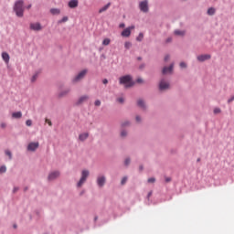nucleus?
<instances>
[{
  "mask_svg": "<svg viewBox=\"0 0 234 234\" xmlns=\"http://www.w3.org/2000/svg\"><path fill=\"white\" fill-rule=\"evenodd\" d=\"M207 59H211V55L205 54V55L197 56V60H199L201 62L207 61Z\"/></svg>",
  "mask_w": 234,
  "mask_h": 234,
  "instance_id": "nucleus-9",
  "label": "nucleus"
},
{
  "mask_svg": "<svg viewBox=\"0 0 234 234\" xmlns=\"http://www.w3.org/2000/svg\"><path fill=\"white\" fill-rule=\"evenodd\" d=\"M215 12H216L215 8L210 7V8H208V10H207V15H208V16H215Z\"/></svg>",
  "mask_w": 234,
  "mask_h": 234,
  "instance_id": "nucleus-24",
  "label": "nucleus"
},
{
  "mask_svg": "<svg viewBox=\"0 0 234 234\" xmlns=\"http://www.w3.org/2000/svg\"><path fill=\"white\" fill-rule=\"evenodd\" d=\"M136 82H137V83H143V82H144V80H142V79H137Z\"/></svg>",
  "mask_w": 234,
  "mask_h": 234,
  "instance_id": "nucleus-47",
  "label": "nucleus"
},
{
  "mask_svg": "<svg viewBox=\"0 0 234 234\" xmlns=\"http://www.w3.org/2000/svg\"><path fill=\"white\" fill-rule=\"evenodd\" d=\"M142 121V119L140 118V116H136V122H140Z\"/></svg>",
  "mask_w": 234,
  "mask_h": 234,
  "instance_id": "nucleus-49",
  "label": "nucleus"
},
{
  "mask_svg": "<svg viewBox=\"0 0 234 234\" xmlns=\"http://www.w3.org/2000/svg\"><path fill=\"white\" fill-rule=\"evenodd\" d=\"M39 147V143H30L27 146V151H36Z\"/></svg>",
  "mask_w": 234,
  "mask_h": 234,
  "instance_id": "nucleus-11",
  "label": "nucleus"
},
{
  "mask_svg": "<svg viewBox=\"0 0 234 234\" xmlns=\"http://www.w3.org/2000/svg\"><path fill=\"white\" fill-rule=\"evenodd\" d=\"M120 85H124L125 89H129L134 85L133 81V77L131 75H125L119 79Z\"/></svg>",
  "mask_w": 234,
  "mask_h": 234,
  "instance_id": "nucleus-1",
  "label": "nucleus"
},
{
  "mask_svg": "<svg viewBox=\"0 0 234 234\" xmlns=\"http://www.w3.org/2000/svg\"><path fill=\"white\" fill-rule=\"evenodd\" d=\"M5 154L9 157V160H12V152L10 150H5Z\"/></svg>",
  "mask_w": 234,
  "mask_h": 234,
  "instance_id": "nucleus-27",
  "label": "nucleus"
},
{
  "mask_svg": "<svg viewBox=\"0 0 234 234\" xmlns=\"http://www.w3.org/2000/svg\"><path fill=\"white\" fill-rule=\"evenodd\" d=\"M174 34H175V36H181V37H184V36H186V31H182V30H176L175 32H174Z\"/></svg>",
  "mask_w": 234,
  "mask_h": 234,
  "instance_id": "nucleus-23",
  "label": "nucleus"
},
{
  "mask_svg": "<svg viewBox=\"0 0 234 234\" xmlns=\"http://www.w3.org/2000/svg\"><path fill=\"white\" fill-rule=\"evenodd\" d=\"M2 58L4 59V61L8 63L10 61V55H8V53H6V52H3Z\"/></svg>",
  "mask_w": 234,
  "mask_h": 234,
  "instance_id": "nucleus-17",
  "label": "nucleus"
},
{
  "mask_svg": "<svg viewBox=\"0 0 234 234\" xmlns=\"http://www.w3.org/2000/svg\"><path fill=\"white\" fill-rule=\"evenodd\" d=\"M165 61H169V55H166V56L165 57Z\"/></svg>",
  "mask_w": 234,
  "mask_h": 234,
  "instance_id": "nucleus-48",
  "label": "nucleus"
},
{
  "mask_svg": "<svg viewBox=\"0 0 234 234\" xmlns=\"http://www.w3.org/2000/svg\"><path fill=\"white\" fill-rule=\"evenodd\" d=\"M14 11L16 12L17 17H23L25 12V7L23 6V1L19 0L16 2L14 6Z\"/></svg>",
  "mask_w": 234,
  "mask_h": 234,
  "instance_id": "nucleus-2",
  "label": "nucleus"
},
{
  "mask_svg": "<svg viewBox=\"0 0 234 234\" xmlns=\"http://www.w3.org/2000/svg\"><path fill=\"white\" fill-rule=\"evenodd\" d=\"M171 41H172V38H171V37H169V38L166 39V43H171Z\"/></svg>",
  "mask_w": 234,
  "mask_h": 234,
  "instance_id": "nucleus-51",
  "label": "nucleus"
},
{
  "mask_svg": "<svg viewBox=\"0 0 234 234\" xmlns=\"http://www.w3.org/2000/svg\"><path fill=\"white\" fill-rule=\"evenodd\" d=\"M120 28H125V24L122 23L119 25Z\"/></svg>",
  "mask_w": 234,
  "mask_h": 234,
  "instance_id": "nucleus-46",
  "label": "nucleus"
},
{
  "mask_svg": "<svg viewBox=\"0 0 234 234\" xmlns=\"http://www.w3.org/2000/svg\"><path fill=\"white\" fill-rule=\"evenodd\" d=\"M102 45H104L105 47H107V45H111V39L105 38V39L102 41Z\"/></svg>",
  "mask_w": 234,
  "mask_h": 234,
  "instance_id": "nucleus-25",
  "label": "nucleus"
},
{
  "mask_svg": "<svg viewBox=\"0 0 234 234\" xmlns=\"http://www.w3.org/2000/svg\"><path fill=\"white\" fill-rule=\"evenodd\" d=\"M134 30V26H131L129 27H126L122 33L121 36L122 37H129L131 36V31Z\"/></svg>",
  "mask_w": 234,
  "mask_h": 234,
  "instance_id": "nucleus-7",
  "label": "nucleus"
},
{
  "mask_svg": "<svg viewBox=\"0 0 234 234\" xmlns=\"http://www.w3.org/2000/svg\"><path fill=\"white\" fill-rule=\"evenodd\" d=\"M180 67H181V69H186V67H187V65L185 62H181Z\"/></svg>",
  "mask_w": 234,
  "mask_h": 234,
  "instance_id": "nucleus-37",
  "label": "nucleus"
},
{
  "mask_svg": "<svg viewBox=\"0 0 234 234\" xmlns=\"http://www.w3.org/2000/svg\"><path fill=\"white\" fill-rule=\"evenodd\" d=\"M87 76V69L81 70L74 79H73V83H78V81H81L83 78Z\"/></svg>",
  "mask_w": 234,
  "mask_h": 234,
  "instance_id": "nucleus-5",
  "label": "nucleus"
},
{
  "mask_svg": "<svg viewBox=\"0 0 234 234\" xmlns=\"http://www.w3.org/2000/svg\"><path fill=\"white\" fill-rule=\"evenodd\" d=\"M117 101H118L119 103H123L124 100H123L122 97H120V98L117 99Z\"/></svg>",
  "mask_w": 234,
  "mask_h": 234,
  "instance_id": "nucleus-38",
  "label": "nucleus"
},
{
  "mask_svg": "<svg viewBox=\"0 0 234 234\" xmlns=\"http://www.w3.org/2000/svg\"><path fill=\"white\" fill-rule=\"evenodd\" d=\"M110 6H111V3H108L106 5H104L99 10V14H102V12H106V10H109Z\"/></svg>",
  "mask_w": 234,
  "mask_h": 234,
  "instance_id": "nucleus-19",
  "label": "nucleus"
},
{
  "mask_svg": "<svg viewBox=\"0 0 234 234\" xmlns=\"http://www.w3.org/2000/svg\"><path fill=\"white\" fill-rule=\"evenodd\" d=\"M18 189H19V188L15 187V188H14V193H16Z\"/></svg>",
  "mask_w": 234,
  "mask_h": 234,
  "instance_id": "nucleus-53",
  "label": "nucleus"
},
{
  "mask_svg": "<svg viewBox=\"0 0 234 234\" xmlns=\"http://www.w3.org/2000/svg\"><path fill=\"white\" fill-rule=\"evenodd\" d=\"M139 8L141 12H149V5L147 3V0H144L139 4Z\"/></svg>",
  "mask_w": 234,
  "mask_h": 234,
  "instance_id": "nucleus-6",
  "label": "nucleus"
},
{
  "mask_svg": "<svg viewBox=\"0 0 234 234\" xmlns=\"http://www.w3.org/2000/svg\"><path fill=\"white\" fill-rule=\"evenodd\" d=\"M70 92V90H64L58 93V98H63V96H67Z\"/></svg>",
  "mask_w": 234,
  "mask_h": 234,
  "instance_id": "nucleus-21",
  "label": "nucleus"
},
{
  "mask_svg": "<svg viewBox=\"0 0 234 234\" xmlns=\"http://www.w3.org/2000/svg\"><path fill=\"white\" fill-rule=\"evenodd\" d=\"M121 136H122V138H124V136H127V132L122 131V132L121 133Z\"/></svg>",
  "mask_w": 234,
  "mask_h": 234,
  "instance_id": "nucleus-40",
  "label": "nucleus"
},
{
  "mask_svg": "<svg viewBox=\"0 0 234 234\" xmlns=\"http://www.w3.org/2000/svg\"><path fill=\"white\" fill-rule=\"evenodd\" d=\"M59 177V172L58 171H55V172H51L49 175H48V180L49 181H52V180H56V178Z\"/></svg>",
  "mask_w": 234,
  "mask_h": 234,
  "instance_id": "nucleus-10",
  "label": "nucleus"
},
{
  "mask_svg": "<svg viewBox=\"0 0 234 234\" xmlns=\"http://www.w3.org/2000/svg\"><path fill=\"white\" fill-rule=\"evenodd\" d=\"M26 125H27V127L32 126V120H27V121L26 122Z\"/></svg>",
  "mask_w": 234,
  "mask_h": 234,
  "instance_id": "nucleus-34",
  "label": "nucleus"
},
{
  "mask_svg": "<svg viewBox=\"0 0 234 234\" xmlns=\"http://www.w3.org/2000/svg\"><path fill=\"white\" fill-rule=\"evenodd\" d=\"M156 182V179L154 177L148 178V184H154Z\"/></svg>",
  "mask_w": 234,
  "mask_h": 234,
  "instance_id": "nucleus-29",
  "label": "nucleus"
},
{
  "mask_svg": "<svg viewBox=\"0 0 234 234\" xmlns=\"http://www.w3.org/2000/svg\"><path fill=\"white\" fill-rule=\"evenodd\" d=\"M78 5H79L78 0H71L69 2V8H77Z\"/></svg>",
  "mask_w": 234,
  "mask_h": 234,
  "instance_id": "nucleus-16",
  "label": "nucleus"
},
{
  "mask_svg": "<svg viewBox=\"0 0 234 234\" xmlns=\"http://www.w3.org/2000/svg\"><path fill=\"white\" fill-rule=\"evenodd\" d=\"M97 184L100 187H103V186H105V176H99L97 178Z\"/></svg>",
  "mask_w": 234,
  "mask_h": 234,
  "instance_id": "nucleus-13",
  "label": "nucleus"
},
{
  "mask_svg": "<svg viewBox=\"0 0 234 234\" xmlns=\"http://www.w3.org/2000/svg\"><path fill=\"white\" fill-rule=\"evenodd\" d=\"M234 101V95L230 99H229L228 103H231V101Z\"/></svg>",
  "mask_w": 234,
  "mask_h": 234,
  "instance_id": "nucleus-44",
  "label": "nucleus"
},
{
  "mask_svg": "<svg viewBox=\"0 0 234 234\" xmlns=\"http://www.w3.org/2000/svg\"><path fill=\"white\" fill-rule=\"evenodd\" d=\"M46 123H48L49 125V127H52V121L46 119Z\"/></svg>",
  "mask_w": 234,
  "mask_h": 234,
  "instance_id": "nucleus-35",
  "label": "nucleus"
},
{
  "mask_svg": "<svg viewBox=\"0 0 234 234\" xmlns=\"http://www.w3.org/2000/svg\"><path fill=\"white\" fill-rule=\"evenodd\" d=\"M95 105H96V107H100L101 105V101H95Z\"/></svg>",
  "mask_w": 234,
  "mask_h": 234,
  "instance_id": "nucleus-39",
  "label": "nucleus"
},
{
  "mask_svg": "<svg viewBox=\"0 0 234 234\" xmlns=\"http://www.w3.org/2000/svg\"><path fill=\"white\" fill-rule=\"evenodd\" d=\"M89 96L88 95H83L79 100L77 101V105H81V103H85V101H88Z\"/></svg>",
  "mask_w": 234,
  "mask_h": 234,
  "instance_id": "nucleus-12",
  "label": "nucleus"
},
{
  "mask_svg": "<svg viewBox=\"0 0 234 234\" xmlns=\"http://www.w3.org/2000/svg\"><path fill=\"white\" fill-rule=\"evenodd\" d=\"M173 67L174 65H170L169 67H165L163 69V74H171L173 72Z\"/></svg>",
  "mask_w": 234,
  "mask_h": 234,
  "instance_id": "nucleus-14",
  "label": "nucleus"
},
{
  "mask_svg": "<svg viewBox=\"0 0 234 234\" xmlns=\"http://www.w3.org/2000/svg\"><path fill=\"white\" fill-rule=\"evenodd\" d=\"M140 169H141V171H142V169H144V167H143V166H140Z\"/></svg>",
  "mask_w": 234,
  "mask_h": 234,
  "instance_id": "nucleus-55",
  "label": "nucleus"
},
{
  "mask_svg": "<svg viewBox=\"0 0 234 234\" xmlns=\"http://www.w3.org/2000/svg\"><path fill=\"white\" fill-rule=\"evenodd\" d=\"M0 127H1L2 129H6V124H5V122H2V123L0 124Z\"/></svg>",
  "mask_w": 234,
  "mask_h": 234,
  "instance_id": "nucleus-41",
  "label": "nucleus"
},
{
  "mask_svg": "<svg viewBox=\"0 0 234 234\" xmlns=\"http://www.w3.org/2000/svg\"><path fill=\"white\" fill-rule=\"evenodd\" d=\"M50 12L53 16H59V14L61 13V11L58 8H52L50 9Z\"/></svg>",
  "mask_w": 234,
  "mask_h": 234,
  "instance_id": "nucleus-22",
  "label": "nucleus"
},
{
  "mask_svg": "<svg viewBox=\"0 0 234 234\" xmlns=\"http://www.w3.org/2000/svg\"><path fill=\"white\" fill-rule=\"evenodd\" d=\"M127 125H129V122H122V127H127Z\"/></svg>",
  "mask_w": 234,
  "mask_h": 234,
  "instance_id": "nucleus-45",
  "label": "nucleus"
},
{
  "mask_svg": "<svg viewBox=\"0 0 234 234\" xmlns=\"http://www.w3.org/2000/svg\"><path fill=\"white\" fill-rule=\"evenodd\" d=\"M14 228H15V229L17 228V225H14Z\"/></svg>",
  "mask_w": 234,
  "mask_h": 234,
  "instance_id": "nucleus-56",
  "label": "nucleus"
},
{
  "mask_svg": "<svg viewBox=\"0 0 234 234\" xmlns=\"http://www.w3.org/2000/svg\"><path fill=\"white\" fill-rule=\"evenodd\" d=\"M32 8V5H27V9L30 10Z\"/></svg>",
  "mask_w": 234,
  "mask_h": 234,
  "instance_id": "nucleus-52",
  "label": "nucleus"
},
{
  "mask_svg": "<svg viewBox=\"0 0 234 234\" xmlns=\"http://www.w3.org/2000/svg\"><path fill=\"white\" fill-rule=\"evenodd\" d=\"M67 21H69V16H64L58 23H67Z\"/></svg>",
  "mask_w": 234,
  "mask_h": 234,
  "instance_id": "nucleus-30",
  "label": "nucleus"
},
{
  "mask_svg": "<svg viewBox=\"0 0 234 234\" xmlns=\"http://www.w3.org/2000/svg\"><path fill=\"white\" fill-rule=\"evenodd\" d=\"M137 105L138 107H141V109H145V102L142 99H139L137 101Z\"/></svg>",
  "mask_w": 234,
  "mask_h": 234,
  "instance_id": "nucleus-20",
  "label": "nucleus"
},
{
  "mask_svg": "<svg viewBox=\"0 0 234 234\" xmlns=\"http://www.w3.org/2000/svg\"><path fill=\"white\" fill-rule=\"evenodd\" d=\"M169 87H170L169 82L165 81V80H162L159 83V89L161 90H167Z\"/></svg>",
  "mask_w": 234,
  "mask_h": 234,
  "instance_id": "nucleus-8",
  "label": "nucleus"
},
{
  "mask_svg": "<svg viewBox=\"0 0 234 234\" xmlns=\"http://www.w3.org/2000/svg\"><path fill=\"white\" fill-rule=\"evenodd\" d=\"M102 83H103L104 85H107V84L109 83V80H108L107 79H104V80H102Z\"/></svg>",
  "mask_w": 234,
  "mask_h": 234,
  "instance_id": "nucleus-43",
  "label": "nucleus"
},
{
  "mask_svg": "<svg viewBox=\"0 0 234 234\" xmlns=\"http://www.w3.org/2000/svg\"><path fill=\"white\" fill-rule=\"evenodd\" d=\"M197 162H200V159H197Z\"/></svg>",
  "mask_w": 234,
  "mask_h": 234,
  "instance_id": "nucleus-57",
  "label": "nucleus"
},
{
  "mask_svg": "<svg viewBox=\"0 0 234 234\" xmlns=\"http://www.w3.org/2000/svg\"><path fill=\"white\" fill-rule=\"evenodd\" d=\"M37 79V75L36 74L32 77L31 81H36Z\"/></svg>",
  "mask_w": 234,
  "mask_h": 234,
  "instance_id": "nucleus-42",
  "label": "nucleus"
},
{
  "mask_svg": "<svg viewBox=\"0 0 234 234\" xmlns=\"http://www.w3.org/2000/svg\"><path fill=\"white\" fill-rule=\"evenodd\" d=\"M130 164H131V159H129V158L125 159L124 165H129Z\"/></svg>",
  "mask_w": 234,
  "mask_h": 234,
  "instance_id": "nucleus-36",
  "label": "nucleus"
},
{
  "mask_svg": "<svg viewBox=\"0 0 234 234\" xmlns=\"http://www.w3.org/2000/svg\"><path fill=\"white\" fill-rule=\"evenodd\" d=\"M165 182L166 183L171 182V177H165Z\"/></svg>",
  "mask_w": 234,
  "mask_h": 234,
  "instance_id": "nucleus-50",
  "label": "nucleus"
},
{
  "mask_svg": "<svg viewBox=\"0 0 234 234\" xmlns=\"http://www.w3.org/2000/svg\"><path fill=\"white\" fill-rule=\"evenodd\" d=\"M89 170H83L81 173V177L77 184V187H81L84 182H87V178L89 177Z\"/></svg>",
  "mask_w": 234,
  "mask_h": 234,
  "instance_id": "nucleus-3",
  "label": "nucleus"
},
{
  "mask_svg": "<svg viewBox=\"0 0 234 234\" xmlns=\"http://www.w3.org/2000/svg\"><path fill=\"white\" fill-rule=\"evenodd\" d=\"M151 195H153V192L148 193V198H149V197H151Z\"/></svg>",
  "mask_w": 234,
  "mask_h": 234,
  "instance_id": "nucleus-54",
  "label": "nucleus"
},
{
  "mask_svg": "<svg viewBox=\"0 0 234 234\" xmlns=\"http://www.w3.org/2000/svg\"><path fill=\"white\" fill-rule=\"evenodd\" d=\"M127 183V176L122 177L121 184L122 186L125 185Z\"/></svg>",
  "mask_w": 234,
  "mask_h": 234,
  "instance_id": "nucleus-32",
  "label": "nucleus"
},
{
  "mask_svg": "<svg viewBox=\"0 0 234 234\" xmlns=\"http://www.w3.org/2000/svg\"><path fill=\"white\" fill-rule=\"evenodd\" d=\"M0 173H1V174L6 173V166H1V167H0Z\"/></svg>",
  "mask_w": 234,
  "mask_h": 234,
  "instance_id": "nucleus-33",
  "label": "nucleus"
},
{
  "mask_svg": "<svg viewBox=\"0 0 234 234\" xmlns=\"http://www.w3.org/2000/svg\"><path fill=\"white\" fill-rule=\"evenodd\" d=\"M221 112H222V111L220 110V108L214 109V114H220Z\"/></svg>",
  "mask_w": 234,
  "mask_h": 234,
  "instance_id": "nucleus-31",
  "label": "nucleus"
},
{
  "mask_svg": "<svg viewBox=\"0 0 234 234\" xmlns=\"http://www.w3.org/2000/svg\"><path fill=\"white\" fill-rule=\"evenodd\" d=\"M87 138H89V133H80L79 135V140L80 142H85V140H87Z\"/></svg>",
  "mask_w": 234,
  "mask_h": 234,
  "instance_id": "nucleus-15",
  "label": "nucleus"
},
{
  "mask_svg": "<svg viewBox=\"0 0 234 234\" xmlns=\"http://www.w3.org/2000/svg\"><path fill=\"white\" fill-rule=\"evenodd\" d=\"M144 39V33H140L139 36L136 37L137 41H142Z\"/></svg>",
  "mask_w": 234,
  "mask_h": 234,
  "instance_id": "nucleus-28",
  "label": "nucleus"
},
{
  "mask_svg": "<svg viewBox=\"0 0 234 234\" xmlns=\"http://www.w3.org/2000/svg\"><path fill=\"white\" fill-rule=\"evenodd\" d=\"M29 28L30 30H34V32H39L43 30V26H41L39 22H36V23H31L29 25Z\"/></svg>",
  "mask_w": 234,
  "mask_h": 234,
  "instance_id": "nucleus-4",
  "label": "nucleus"
},
{
  "mask_svg": "<svg viewBox=\"0 0 234 234\" xmlns=\"http://www.w3.org/2000/svg\"><path fill=\"white\" fill-rule=\"evenodd\" d=\"M124 47H125V48L129 49V48H131V47H133V43L127 41L124 43Z\"/></svg>",
  "mask_w": 234,
  "mask_h": 234,
  "instance_id": "nucleus-26",
  "label": "nucleus"
},
{
  "mask_svg": "<svg viewBox=\"0 0 234 234\" xmlns=\"http://www.w3.org/2000/svg\"><path fill=\"white\" fill-rule=\"evenodd\" d=\"M23 117V113L21 112H16L12 113V118L19 119Z\"/></svg>",
  "mask_w": 234,
  "mask_h": 234,
  "instance_id": "nucleus-18",
  "label": "nucleus"
}]
</instances>
